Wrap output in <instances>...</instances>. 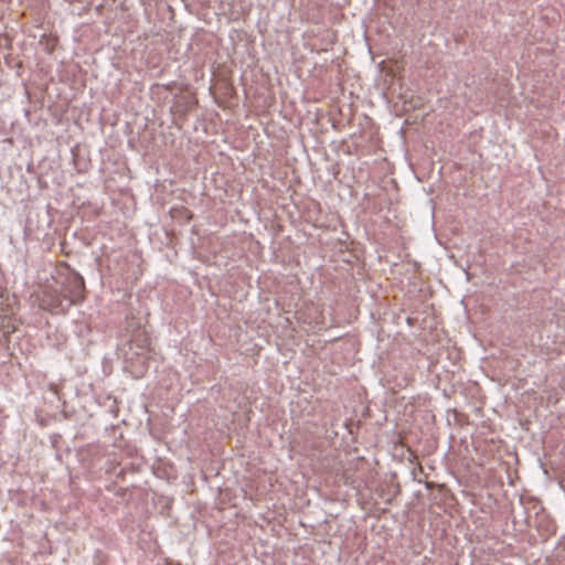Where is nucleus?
I'll use <instances>...</instances> for the list:
<instances>
[{
    "label": "nucleus",
    "mask_w": 565,
    "mask_h": 565,
    "mask_svg": "<svg viewBox=\"0 0 565 565\" xmlns=\"http://www.w3.org/2000/svg\"><path fill=\"white\" fill-rule=\"evenodd\" d=\"M127 330L131 331V338L128 342V349L125 351L126 361L130 362L138 374H142L148 367V361L151 358L150 340L147 332L142 329L141 318L132 313L126 317Z\"/></svg>",
    "instance_id": "f257e3e1"
},
{
    "label": "nucleus",
    "mask_w": 565,
    "mask_h": 565,
    "mask_svg": "<svg viewBox=\"0 0 565 565\" xmlns=\"http://www.w3.org/2000/svg\"><path fill=\"white\" fill-rule=\"evenodd\" d=\"M286 322H287L288 324H290L289 318H286V319H285V323H286Z\"/></svg>",
    "instance_id": "20e7f679"
},
{
    "label": "nucleus",
    "mask_w": 565,
    "mask_h": 565,
    "mask_svg": "<svg viewBox=\"0 0 565 565\" xmlns=\"http://www.w3.org/2000/svg\"><path fill=\"white\" fill-rule=\"evenodd\" d=\"M40 306L44 310L58 315L67 312L73 306V301L67 299L61 289L49 286L42 292Z\"/></svg>",
    "instance_id": "7ed1b4c3"
},
{
    "label": "nucleus",
    "mask_w": 565,
    "mask_h": 565,
    "mask_svg": "<svg viewBox=\"0 0 565 565\" xmlns=\"http://www.w3.org/2000/svg\"><path fill=\"white\" fill-rule=\"evenodd\" d=\"M66 273H60V279L56 282L60 285L61 291L73 301V306L82 302L85 298V281L84 278L71 269L65 267Z\"/></svg>",
    "instance_id": "f03ea898"
}]
</instances>
